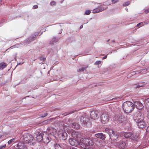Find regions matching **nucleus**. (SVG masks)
Masks as SVG:
<instances>
[{"label": "nucleus", "instance_id": "79ce46f5", "mask_svg": "<svg viewBox=\"0 0 149 149\" xmlns=\"http://www.w3.org/2000/svg\"><path fill=\"white\" fill-rule=\"evenodd\" d=\"M135 73H136V74H137L141 72V70H139V71H135Z\"/></svg>", "mask_w": 149, "mask_h": 149}, {"label": "nucleus", "instance_id": "0eeeda50", "mask_svg": "<svg viewBox=\"0 0 149 149\" xmlns=\"http://www.w3.org/2000/svg\"><path fill=\"white\" fill-rule=\"evenodd\" d=\"M90 116L91 118L95 120L99 117V112L98 111L93 110L91 112Z\"/></svg>", "mask_w": 149, "mask_h": 149}, {"label": "nucleus", "instance_id": "8fccbe9b", "mask_svg": "<svg viewBox=\"0 0 149 149\" xmlns=\"http://www.w3.org/2000/svg\"><path fill=\"white\" fill-rule=\"evenodd\" d=\"M146 131L147 132L149 133V126L146 129Z\"/></svg>", "mask_w": 149, "mask_h": 149}, {"label": "nucleus", "instance_id": "e433bc0d", "mask_svg": "<svg viewBox=\"0 0 149 149\" xmlns=\"http://www.w3.org/2000/svg\"><path fill=\"white\" fill-rule=\"evenodd\" d=\"M6 147V145L0 146V149H4Z\"/></svg>", "mask_w": 149, "mask_h": 149}, {"label": "nucleus", "instance_id": "6e6d98bb", "mask_svg": "<svg viewBox=\"0 0 149 149\" xmlns=\"http://www.w3.org/2000/svg\"><path fill=\"white\" fill-rule=\"evenodd\" d=\"M111 41L113 42H115V41L114 40H112Z\"/></svg>", "mask_w": 149, "mask_h": 149}, {"label": "nucleus", "instance_id": "cd10ccee", "mask_svg": "<svg viewBox=\"0 0 149 149\" xmlns=\"http://www.w3.org/2000/svg\"><path fill=\"white\" fill-rule=\"evenodd\" d=\"M144 102L145 105L146 106V107H149V98L145 100Z\"/></svg>", "mask_w": 149, "mask_h": 149}, {"label": "nucleus", "instance_id": "052dcab7", "mask_svg": "<svg viewBox=\"0 0 149 149\" xmlns=\"http://www.w3.org/2000/svg\"><path fill=\"white\" fill-rule=\"evenodd\" d=\"M97 86V85H94V86L95 87V86Z\"/></svg>", "mask_w": 149, "mask_h": 149}, {"label": "nucleus", "instance_id": "412c9836", "mask_svg": "<svg viewBox=\"0 0 149 149\" xmlns=\"http://www.w3.org/2000/svg\"><path fill=\"white\" fill-rule=\"evenodd\" d=\"M18 146H20L19 148V149H28L26 147V146L24 144H22L21 143H19L18 144Z\"/></svg>", "mask_w": 149, "mask_h": 149}, {"label": "nucleus", "instance_id": "13d9d810", "mask_svg": "<svg viewBox=\"0 0 149 149\" xmlns=\"http://www.w3.org/2000/svg\"><path fill=\"white\" fill-rule=\"evenodd\" d=\"M110 40L109 39L107 41V42H109V41Z\"/></svg>", "mask_w": 149, "mask_h": 149}, {"label": "nucleus", "instance_id": "aec40b11", "mask_svg": "<svg viewBox=\"0 0 149 149\" xmlns=\"http://www.w3.org/2000/svg\"><path fill=\"white\" fill-rule=\"evenodd\" d=\"M132 132H125L123 133V136L125 138H129L131 139Z\"/></svg>", "mask_w": 149, "mask_h": 149}, {"label": "nucleus", "instance_id": "c85d7f7f", "mask_svg": "<svg viewBox=\"0 0 149 149\" xmlns=\"http://www.w3.org/2000/svg\"><path fill=\"white\" fill-rule=\"evenodd\" d=\"M81 136V134L79 133H77L75 135V137L77 139L80 138Z\"/></svg>", "mask_w": 149, "mask_h": 149}, {"label": "nucleus", "instance_id": "4d7b16f0", "mask_svg": "<svg viewBox=\"0 0 149 149\" xmlns=\"http://www.w3.org/2000/svg\"><path fill=\"white\" fill-rule=\"evenodd\" d=\"M82 27H83V26H81L80 27V29H81V28H82Z\"/></svg>", "mask_w": 149, "mask_h": 149}, {"label": "nucleus", "instance_id": "2f4dec72", "mask_svg": "<svg viewBox=\"0 0 149 149\" xmlns=\"http://www.w3.org/2000/svg\"><path fill=\"white\" fill-rule=\"evenodd\" d=\"M91 13V11L90 10H86L85 12V14L88 15H89Z\"/></svg>", "mask_w": 149, "mask_h": 149}, {"label": "nucleus", "instance_id": "e2e57ef3", "mask_svg": "<svg viewBox=\"0 0 149 149\" xmlns=\"http://www.w3.org/2000/svg\"><path fill=\"white\" fill-rule=\"evenodd\" d=\"M18 64H20V63Z\"/></svg>", "mask_w": 149, "mask_h": 149}, {"label": "nucleus", "instance_id": "1a4fd4ad", "mask_svg": "<svg viewBox=\"0 0 149 149\" xmlns=\"http://www.w3.org/2000/svg\"><path fill=\"white\" fill-rule=\"evenodd\" d=\"M116 145L119 148L123 149L126 147V143L124 141L120 140V141L117 142Z\"/></svg>", "mask_w": 149, "mask_h": 149}, {"label": "nucleus", "instance_id": "2eb2a0df", "mask_svg": "<svg viewBox=\"0 0 149 149\" xmlns=\"http://www.w3.org/2000/svg\"><path fill=\"white\" fill-rule=\"evenodd\" d=\"M47 131L48 134H50L53 136H54V135L56 134V129L52 127L48 128Z\"/></svg>", "mask_w": 149, "mask_h": 149}, {"label": "nucleus", "instance_id": "7ed1b4c3", "mask_svg": "<svg viewBox=\"0 0 149 149\" xmlns=\"http://www.w3.org/2000/svg\"><path fill=\"white\" fill-rule=\"evenodd\" d=\"M108 134L110 138L112 140L114 141L117 140V141H118L120 139H121L120 137H118V136L117 135V133L112 130H109Z\"/></svg>", "mask_w": 149, "mask_h": 149}, {"label": "nucleus", "instance_id": "603ef678", "mask_svg": "<svg viewBox=\"0 0 149 149\" xmlns=\"http://www.w3.org/2000/svg\"><path fill=\"white\" fill-rule=\"evenodd\" d=\"M107 55H106L102 59H106L107 58Z\"/></svg>", "mask_w": 149, "mask_h": 149}, {"label": "nucleus", "instance_id": "a18cd8bd", "mask_svg": "<svg viewBox=\"0 0 149 149\" xmlns=\"http://www.w3.org/2000/svg\"><path fill=\"white\" fill-rule=\"evenodd\" d=\"M40 59L41 60L45 61V58L43 57H40Z\"/></svg>", "mask_w": 149, "mask_h": 149}, {"label": "nucleus", "instance_id": "f704fd0d", "mask_svg": "<svg viewBox=\"0 0 149 149\" xmlns=\"http://www.w3.org/2000/svg\"><path fill=\"white\" fill-rule=\"evenodd\" d=\"M101 63V62L100 61H96L95 63V65H98L100 64Z\"/></svg>", "mask_w": 149, "mask_h": 149}, {"label": "nucleus", "instance_id": "6e6552de", "mask_svg": "<svg viewBox=\"0 0 149 149\" xmlns=\"http://www.w3.org/2000/svg\"><path fill=\"white\" fill-rule=\"evenodd\" d=\"M24 140L25 141H27L28 143H31L33 140V136L29 134H26L24 136Z\"/></svg>", "mask_w": 149, "mask_h": 149}, {"label": "nucleus", "instance_id": "f03ea898", "mask_svg": "<svg viewBox=\"0 0 149 149\" xmlns=\"http://www.w3.org/2000/svg\"><path fill=\"white\" fill-rule=\"evenodd\" d=\"M144 114L140 111L135 112L134 114V120L136 122L142 121L144 119Z\"/></svg>", "mask_w": 149, "mask_h": 149}, {"label": "nucleus", "instance_id": "a211bd4d", "mask_svg": "<svg viewBox=\"0 0 149 149\" xmlns=\"http://www.w3.org/2000/svg\"><path fill=\"white\" fill-rule=\"evenodd\" d=\"M95 136L97 138H100L103 140H104L105 139V135L101 133L96 134Z\"/></svg>", "mask_w": 149, "mask_h": 149}, {"label": "nucleus", "instance_id": "bf43d9fd", "mask_svg": "<svg viewBox=\"0 0 149 149\" xmlns=\"http://www.w3.org/2000/svg\"><path fill=\"white\" fill-rule=\"evenodd\" d=\"M126 10L127 11H128V9L127 8L126 9Z\"/></svg>", "mask_w": 149, "mask_h": 149}, {"label": "nucleus", "instance_id": "bb28decb", "mask_svg": "<svg viewBox=\"0 0 149 149\" xmlns=\"http://www.w3.org/2000/svg\"><path fill=\"white\" fill-rule=\"evenodd\" d=\"M7 65L4 63H0V68L3 69L5 68Z\"/></svg>", "mask_w": 149, "mask_h": 149}, {"label": "nucleus", "instance_id": "473e14b6", "mask_svg": "<svg viewBox=\"0 0 149 149\" xmlns=\"http://www.w3.org/2000/svg\"><path fill=\"white\" fill-rule=\"evenodd\" d=\"M134 88H140L141 87L138 84H136L134 85Z\"/></svg>", "mask_w": 149, "mask_h": 149}, {"label": "nucleus", "instance_id": "f8f14e48", "mask_svg": "<svg viewBox=\"0 0 149 149\" xmlns=\"http://www.w3.org/2000/svg\"><path fill=\"white\" fill-rule=\"evenodd\" d=\"M51 139V138H50L46 133L44 134L42 141L44 143L46 144L48 143L50 141Z\"/></svg>", "mask_w": 149, "mask_h": 149}, {"label": "nucleus", "instance_id": "5fc2aeb1", "mask_svg": "<svg viewBox=\"0 0 149 149\" xmlns=\"http://www.w3.org/2000/svg\"><path fill=\"white\" fill-rule=\"evenodd\" d=\"M2 1L1 0H0V6L2 5Z\"/></svg>", "mask_w": 149, "mask_h": 149}, {"label": "nucleus", "instance_id": "7c9ffc66", "mask_svg": "<svg viewBox=\"0 0 149 149\" xmlns=\"http://www.w3.org/2000/svg\"><path fill=\"white\" fill-rule=\"evenodd\" d=\"M140 87H143L145 86V83L144 82H141L138 84Z\"/></svg>", "mask_w": 149, "mask_h": 149}, {"label": "nucleus", "instance_id": "37998d69", "mask_svg": "<svg viewBox=\"0 0 149 149\" xmlns=\"http://www.w3.org/2000/svg\"><path fill=\"white\" fill-rule=\"evenodd\" d=\"M50 4L51 6H53L56 3L55 1H54L51 2Z\"/></svg>", "mask_w": 149, "mask_h": 149}, {"label": "nucleus", "instance_id": "393cba45", "mask_svg": "<svg viewBox=\"0 0 149 149\" xmlns=\"http://www.w3.org/2000/svg\"><path fill=\"white\" fill-rule=\"evenodd\" d=\"M72 128L76 129H78L80 127L79 125L77 123H72Z\"/></svg>", "mask_w": 149, "mask_h": 149}, {"label": "nucleus", "instance_id": "39448f33", "mask_svg": "<svg viewBox=\"0 0 149 149\" xmlns=\"http://www.w3.org/2000/svg\"><path fill=\"white\" fill-rule=\"evenodd\" d=\"M58 136L61 139L66 140L68 137L67 133L63 130H60L58 132Z\"/></svg>", "mask_w": 149, "mask_h": 149}, {"label": "nucleus", "instance_id": "4be33fe9", "mask_svg": "<svg viewBox=\"0 0 149 149\" xmlns=\"http://www.w3.org/2000/svg\"><path fill=\"white\" fill-rule=\"evenodd\" d=\"M138 134L132 132V135L131 138V139L132 140H136L138 138Z\"/></svg>", "mask_w": 149, "mask_h": 149}, {"label": "nucleus", "instance_id": "dca6fc26", "mask_svg": "<svg viewBox=\"0 0 149 149\" xmlns=\"http://www.w3.org/2000/svg\"><path fill=\"white\" fill-rule=\"evenodd\" d=\"M69 142L70 144L72 146H76L79 144L77 141L72 138H70L69 139Z\"/></svg>", "mask_w": 149, "mask_h": 149}, {"label": "nucleus", "instance_id": "f3484780", "mask_svg": "<svg viewBox=\"0 0 149 149\" xmlns=\"http://www.w3.org/2000/svg\"><path fill=\"white\" fill-rule=\"evenodd\" d=\"M137 123H138L137 125L138 127L140 128L143 129L146 127V124L143 120Z\"/></svg>", "mask_w": 149, "mask_h": 149}, {"label": "nucleus", "instance_id": "c9c22d12", "mask_svg": "<svg viewBox=\"0 0 149 149\" xmlns=\"http://www.w3.org/2000/svg\"><path fill=\"white\" fill-rule=\"evenodd\" d=\"M144 24L143 22H141V23H140L137 24V26H142Z\"/></svg>", "mask_w": 149, "mask_h": 149}, {"label": "nucleus", "instance_id": "ddd939ff", "mask_svg": "<svg viewBox=\"0 0 149 149\" xmlns=\"http://www.w3.org/2000/svg\"><path fill=\"white\" fill-rule=\"evenodd\" d=\"M123 118V116H120V115H114L113 117V120L116 123H121V119Z\"/></svg>", "mask_w": 149, "mask_h": 149}, {"label": "nucleus", "instance_id": "20e7f679", "mask_svg": "<svg viewBox=\"0 0 149 149\" xmlns=\"http://www.w3.org/2000/svg\"><path fill=\"white\" fill-rule=\"evenodd\" d=\"M80 143L85 145L87 146H91L93 144V142L90 139L83 138L80 139Z\"/></svg>", "mask_w": 149, "mask_h": 149}, {"label": "nucleus", "instance_id": "4c0bfd02", "mask_svg": "<svg viewBox=\"0 0 149 149\" xmlns=\"http://www.w3.org/2000/svg\"><path fill=\"white\" fill-rule=\"evenodd\" d=\"M48 115V113H45L43 115H42L41 116V117L42 118H44L45 117L47 116Z\"/></svg>", "mask_w": 149, "mask_h": 149}, {"label": "nucleus", "instance_id": "6ab92c4d", "mask_svg": "<svg viewBox=\"0 0 149 149\" xmlns=\"http://www.w3.org/2000/svg\"><path fill=\"white\" fill-rule=\"evenodd\" d=\"M135 105H136V108L138 109H142L143 106L142 104L139 102H136L134 103Z\"/></svg>", "mask_w": 149, "mask_h": 149}, {"label": "nucleus", "instance_id": "0e129e2a", "mask_svg": "<svg viewBox=\"0 0 149 149\" xmlns=\"http://www.w3.org/2000/svg\"><path fill=\"white\" fill-rule=\"evenodd\" d=\"M82 143H81V145H82ZM80 145H81V144H80Z\"/></svg>", "mask_w": 149, "mask_h": 149}, {"label": "nucleus", "instance_id": "58836bf2", "mask_svg": "<svg viewBox=\"0 0 149 149\" xmlns=\"http://www.w3.org/2000/svg\"><path fill=\"white\" fill-rule=\"evenodd\" d=\"M130 4L129 2H125L124 4H123L124 6H128Z\"/></svg>", "mask_w": 149, "mask_h": 149}, {"label": "nucleus", "instance_id": "5701e85b", "mask_svg": "<svg viewBox=\"0 0 149 149\" xmlns=\"http://www.w3.org/2000/svg\"><path fill=\"white\" fill-rule=\"evenodd\" d=\"M83 67H82L81 68H79L77 70V72H81L86 70L88 67V65H83Z\"/></svg>", "mask_w": 149, "mask_h": 149}, {"label": "nucleus", "instance_id": "9b49d317", "mask_svg": "<svg viewBox=\"0 0 149 149\" xmlns=\"http://www.w3.org/2000/svg\"><path fill=\"white\" fill-rule=\"evenodd\" d=\"M89 121V119L86 115H84L81 117L80 118V122L81 124L85 125L87 124Z\"/></svg>", "mask_w": 149, "mask_h": 149}, {"label": "nucleus", "instance_id": "de8ad7c7", "mask_svg": "<svg viewBox=\"0 0 149 149\" xmlns=\"http://www.w3.org/2000/svg\"><path fill=\"white\" fill-rule=\"evenodd\" d=\"M149 12V10L148 9H146L145 11V12L146 13H147Z\"/></svg>", "mask_w": 149, "mask_h": 149}, {"label": "nucleus", "instance_id": "680f3d73", "mask_svg": "<svg viewBox=\"0 0 149 149\" xmlns=\"http://www.w3.org/2000/svg\"><path fill=\"white\" fill-rule=\"evenodd\" d=\"M42 34V33H41V34L40 35V36L41 34Z\"/></svg>", "mask_w": 149, "mask_h": 149}, {"label": "nucleus", "instance_id": "423d86ee", "mask_svg": "<svg viewBox=\"0 0 149 149\" xmlns=\"http://www.w3.org/2000/svg\"><path fill=\"white\" fill-rule=\"evenodd\" d=\"M101 118L102 123L104 124L106 123L109 121V116L106 113H104L101 115Z\"/></svg>", "mask_w": 149, "mask_h": 149}, {"label": "nucleus", "instance_id": "a19ab883", "mask_svg": "<svg viewBox=\"0 0 149 149\" xmlns=\"http://www.w3.org/2000/svg\"><path fill=\"white\" fill-rule=\"evenodd\" d=\"M38 8V6L37 5H34L33 7V9H35L37 8Z\"/></svg>", "mask_w": 149, "mask_h": 149}, {"label": "nucleus", "instance_id": "a878e982", "mask_svg": "<svg viewBox=\"0 0 149 149\" xmlns=\"http://www.w3.org/2000/svg\"><path fill=\"white\" fill-rule=\"evenodd\" d=\"M58 40L56 38L54 37L50 41L49 44L51 45H53L54 43L57 42Z\"/></svg>", "mask_w": 149, "mask_h": 149}, {"label": "nucleus", "instance_id": "4468645a", "mask_svg": "<svg viewBox=\"0 0 149 149\" xmlns=\"http://www.w3.org/2000/svg\"><path fill=\"white\" fill-rule=\"evenodd\" d=\"M99 7L96 8L93 10V13H99L105 10V8L102 6V5H101V6H100V4H98Z\"/></svg>", "mask_w": 149, "mask_h": 149}, {"label": "nucleus", "instance_id": "b1692460", "mask_svg": "<svg viewBox=\"0 0 149 149\" xmlns=\"http://www.w3.org/2000/svg\"><path fill=\"white\" fill-rule=\"evenodd\" d=\"M36 35L32 36L31 37H30L28 39H26V41H27V43L28 42V43H29L30 42H31L33 40H34V38L36 37Z\"/></svg>", "mask_w": 149, "mask_h": 149}, {"label": "nucleus", "instance_id": "9d476101", "mask_svg": "<svg viewBox=\"0 0 149 149\" xmlns=\"http://www.w3.org/2000/svg\"><path fill=\"white\" fill-rule=\"evenodd\" d=\"M35 135H34L36 139V140L38 142H40L42 140L44 134H41L38 132H36L35 133Z\"/></svg>", "mask_w": 149, "mask_h": 149}, {"label": "nucleus", "instance_id": "3c124183", "mask_svg": "<svg viewBox=\"0 0 149 149\" xmlns=\"http://www.w3.org/2000/svg\"><path fill=\"white\" fill-rule=\"evenodd\" d=\"M131 74H132V75H134L135 74H136V73H135V71L132 72Z\"/></svg>", "mask_w": 149, "mask_h": 149}, {"label": "nucleus", "instance_id": "f257e3e1", "mask_svg": "<svg viewBox=\"0 0 149 149\" xmlns=\"http://www.w3.org/2000/svg\"><path fill=\"white\" fill-rule=\"evenodd\" d=\"M123 106V109L125 113H129L132 112L134 109V104L129 101L124 102Z\"/></svg>", "mask_w": 149, "mask_h": 149}, {"label": "nucleus", "instance_id": "72a5a7b5", "mask_svg": "<svg viewBox=\"0 0 149 149\" xmlns=\"http://www.w3.org/2000/svg\"><path fill=\"white\" fill-rule=\"evenodd\" d=\"M54 147L55 149H58V148L60 147V146L57 144H56L54 145Z\"/></svg>", "mask_w": 149, "mask_h": 149}, {"label": "nucleus", "instance_id": "ea45409f", "mask_svg": "<svg viewBox=\"0 0 149 149\" xmlns=\"http://www.w3.org/2000/svg\"><path fill=\"white\" fill-rule=\"evenodd\" d=\"M119 0H111V2L113 3H115L118 1Z\"/></svg>", "mask_w": 149, "mask_h": 149}, {"label": "nucleus", "instance_id": "c756f323", "mask_svg": "<svg viewBox=\"0 0 149 149\" xmlns=\"http://www.w3.org/2000/svg\"><path fill=\"white\" fill-rule=\"evenodd\" d=\"M15 139H13L10 140L8 142V143L9 145L10 144L12 143L13 142L15 141Z\"/></svg>", "mask_w": 149, "mask_h": 149}, {"label": "nucleus", "instance_id": "864d4df0", "mask_svg": "<svg viewBox=\"0 0 149 149\" xmlns=\"http://www.w3.org/2000/svg\"><path fill=\"white\" fill-rule=\"evenodd\" d=\"M148 113L147 115V117L149 119V111H148Z\"/></svg>", "mask_w": 149, "mask_h": 149}, {"label": "nucleus", "instance_id": "09e8293b", "mask_svg": "<svg viewBox=\"0 0 149 149\" xmlns=\"http://www.w3.org/2000/svg\"><path fill=\"white\" fill-rule=\"evenodd\" d=\"M66 147H67L66 145L65 144H64V146H63V148L64 149H67Z\"/></svg>", "mask_w": 149, "mask_h": 149}, {"label": "nucleus", "instance_id": "49530a36", "mask_svg": "<svg viewBox=\"0 0 149 149\" xmlns=\"http://www.w3.org/2000/svg\"><path fill=\"white\" fill-rule=\"evenodd\" d=\"M122 118L121 119V123H122L123 122H124V121L125 120V118L123 116V118Z\"/></svg>", "mask_w": 149, "mask_h": 149}, {"label": "nucleus", "instance_id": "c03bdc74", "mask_svg": "<svg viewBox=\"0 0 149 149\" xmlns=\"http://www.w3.org/2000/svg\"><path fill=\"white\" fill-rule=\"evenodd\" d=\"M74 112V111H69L67 113H66V115H67L68 114H69L70 113H73Z\"/></svg>", "mask_w": 149, "mask_h": 149}]
</instances>
